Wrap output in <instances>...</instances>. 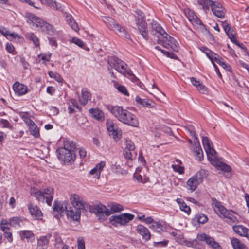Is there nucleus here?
Segmentation results:
<instances>
[{"label":"nucleus","mask_w":249,"mask_h":249,"mask_svg":"<svg viewBox=\"0 0 249 249\" xmlns=\"http://www.w3.org/2000/svg\"><path fill=\"white\" fill-rule=\"evenodd\" d=\"M212 205L216 213L220 216L225 218L226 221L229 224H233L238 222V220L234 215V213L231 211L227 210L216 199L212 198Z\"/></svg>","instance_id":"nucleus-1"},{"label":"nucleus","mask_w":249,"mask_h":249,"mask_svg":"<svg viewBox=\"0 0 249 249\" xmlns=\"http://www.w3.org/2000/svg\"><path fill=\"white\" fill-rule=\"evenodd\" d=\"M26 17L28 22L32 24L33 26L39 28L42 31L50 36L55 34L56 31L53 25L43 21L41 18L33 14L28 13Z\"/></svg>","instance_id":"nucleus-2"},{"label":"nucleus","mask_w":249,"mask_h":249,"mask_svg":"<svg viewBox=\"0 0 249 249\" xmlns=\"http://www.w3.org/2000/svg\"><path fill=\"white\" fill-rule=\"evenodd\" d=\"M31 195L35 197L36 199L41 202L46 200V203L51 206L53 197V189L51 188H48L40 191L35 187H32L30 189Z\"/></svg>","instance_id":"nucleus-3"},{"label":"nucleus","mask_w":249,"mask_h":249,"mask_svg":"<svg viewBox=\"0 0 249 249\" xmlns=\"http://www.w3.org/2000/svg\"><path fill=\"white\" fill-rule=\"evenodd\" d=\"M111 68H113L119 73L124 74L125 76H128L132 77V79L135 78V77L132 74L130 70L127 68L126 64L116 57H111L109 58L108 62Z\"/></svg>","instance_id":"nucleus-4"},{"label":"nucleus","mask_w":249,"mask_h":249,"mask_svg":"<svg viewBox=\"0 0 249 249\" xmlns=\"http://www.w3.org/2000/svg\"><path fill=\"white\" fill-rule=\"evenodd\" d=\"M158 42L159 44L162 45L164 48L168 49H171L176 52L178 51V43L168 34L167 36L165 35L162 37H159Z\"/></svg>","instance_id":"nucleus-5"},{"label":"nucleus","mask_w":249,"mask_h":249,"mask_svg":"<svg viewBox=\"0 0 249 249\" xmlns=\"http://www.w3.org/2000/svg\"><path fill=\"white\" fill-rule=\"evenodd\" d=\"M104 22L112 30L119 32L120 35L125 39L130 40V35L124 27L119 24L115 23V20L109 17H105L103 19Z\"/></svg>","instance_id":"nucleus-6"},{"label":"nucleus","mask_w":249,"mask_h":249,"mask_svg":"<svg viewBox=\"0 0 249 249\" xmlns=\"http://www.w3.org/2000/svg\"><path fill=\"white\" fill-rule=\"evenodd\" d=\"M89 210L91 213H95L100 220H105V216L111 214L110 210L102 204L89 207Z\"/></svg>","instance_id":"nucleus-7"},{"label":"nucleus","mask_w":249,"mask_h":249,"mask_svg":"<svg viewBox=\"0 0 249 249\" xmlns=\"http://www.w3.org/2000/svg\"><path fill=\"white\" fill-rule=\"evenodd\" d=\"M134 215L130 213H124L119 215H112L109 218V221L115 226L119 224L121 225H124L132 220Z\"/></svg>","instance_id":"nucleus-8"},{"label":"nucleus","mask_w":249,"mask_h":249,"mask_svg":"<svg viewBox=\"0 0 249 249\" xmlns=\"http://www.w3.org/2000/svg\"><path fill=\"white\" fill-rule=\"evenodd\" d=\"M58 158L63 161L65 163H71L76 158L75 152L68 150L65 148H60L57 150Z\"/></svg>","instance_id":"nucleus-9"},{"label":"nucleus","mask_w":249,"mask_h":249,"mask_svg":"<svg viewBox=\"0 0 249 249\" xmlns=\"http://www.w3.org/2000/svg\"><path fill=\"white\" fill-rule=\"evenodd\" d=\"M207 6L208 9H204L205 11L209 10V7L210 6L212 11L215 16L220 18H223L225 17V9L220 3L211 0V3H208Z\"/></svg>","instance_id":"nucleus-10"},{"label":"nucleus","mask_w":249,"mask_h":249,"mask_svg":"<svg viewBox=\"0 0 249 249\" xmlns=\"http://www.w3.org/2000/svg\"><path fill=\"white\" fill-rule=\"evenodd\" d=\"M70 200L73 208L78 210H86L88 207V204L85 202L83 198L77 194L71 195Z\"/></svg>","instance_id":"nucleus-11"},{"label":"nucleus","mask_w":249,"mask_h":249,"mask_svg":"<svg viewBox=\"0 0 249 249\" xmlns=\"http://www.w3.org/2000/svg\"><path fill=\"white\" fill-rule=\"evenodd\" d=\"M197 238L199 241L205 242L210 247L213 249H222L221 246L214 240L213 238L205 233L198 234Z\"/></svg>","instance_id":"nucleus-12"},{"label":"nucleus","mask_w":249,"mask_h":249,"mask_svg":"<svg viewBox=\"0 0 249 249\" xmlns=\"http://www.w3.org/2000/svg\"><path fill=\"white\" fill-rule=\"evenodd\" d=\"M123 118L125 120L121 122L133 126H136L138 124V122L135 116L130 112L125 110Z\"/></svg>","instance_id":"nucleus-13"},{"label":"nucleus","mask_w":249,"mask_h":249,"mask_svg":"<svg viewBox=\"0 0 249 249\" xmlns=\"http://www.w3.org/2000/svg\"><path fill=\"white\" fill-rule=\"evenodd\" d=\"M67 215L69 219L73 221H79L81 216V210L75 208L69 207L66 210Z\"/></svg>","instance_id":"nucleus-14"},{"label":"nucleus","mask_w":249,"mask_h":249,"mask_svg":"<svg viewBox=\"0 0 249 249\" xmlns=\"http://www.w3.org/2000/svg\"><path fill=\"white\" fill-rule=\"evenodd\" d=\"M111 113L118 119L120 121L125 120L123 116H124V113L125 109H124L122 107L120 106H115L112 107L110 109Z\"/></svg>","instance_id":"nucleus-15"},{"label":"nucleus","mask_w":249,"mask_h":249,"mask_svg":"<svg viewBox=\"0 0 249 249\" xmlns=\"http://www.w3.org/2000/svg\"><path fill=\"white\" fill-rule=\"evenodd\" d=\"M200 179H198L195 175L190 178L187 182V187L191 192L195 191L199 184L201 183Z\"/></svg>","instance_id":"nucleus-16"},{"label":"nucleus","mask_w":249,"mask_h":249,"mask_svg":"<svg viewBox=\"0 0 249 249\" xmlns=\"http://www.w3.org/2000/svg\"><path fill=\"white\" fill-rule=\"evenodd\" d=\"M13 89L15 93L18 95H22L27 92V87L18 82L14 84Z\"/></svg>","instance_id":"nucleus-17"},{"label":"nucleus","mask_w":249,"mask_h":249,"mask_svg":"<svg viewBox=\"0 0 249 249\" xmlns=\"http://www.w3.org/2000/svg\"><path fill=\"white\" fill-rule=\"evenodd\" d=\"M92 117L100 121H103L104 119V114L103 111L98 108H92L89 110Z\"/></svg>","instance_id":"nucleus-18"},{"label":"nucleus","mask_w":249,"mask_h":249,"mask_svg":"<svg viewBox=\"0 0 249 249\" xmlns=\"http://www.w3.org/2000/svg\"><path fill=\"white\" fill-rule=\"evenodd\" d=\"M222 25L225 33L230 40L231 41L233 40L235 41V39H236L235 33L232 28L226 21L223 22Z\"/></svg>","instance_id":"nucleus-19"},{"label":"nucleus","mask_w":249,"mask_h":249,"mask_svg":"<svg viewBox=\"0 0 249 249\" xmlns=\"http://www.w3.org/2000/svg\"><path fill=\"white\" fill-rule=\"evenodd\" d=\"M28 208L30 214L33 217H40L42 216V212L36 205L30 203L28 204Z\"/></svg>","instance_id":"nucleus-20"},{"label":"nucleus","mask_w":249,"mask_h":249,"mask_svg":"<svg viewBox=\"0 0 249 249\" xmlns=\"http://www.w3.org/2000/svg\"><path fill=\"white\" fill-rule=\"evenodd\" d=\"M151 25L152 30L155 31L156 33L159 35L158 37H162L164 36H165V35H167V33L157 22L153 21L151 23Z\"/></svg>","instance_id":"nucleus-21"},{"label":"nucleus","mask_w":249,"mask_h":249,"mask_svg":"<svg viewBox=\"0 0 249 249\" xmlns=\"http://www.w3.org/2000/svg\"><path fill=\"white\" fill-rule=\"evenodd\" d=\"M141 36L147 40L149 38L148 30L147 28V23L145 21L144 16H142L141 13Z\"/></svg>","instance_id":"nucleus-22"},{"label":"nucleus","mask_w":249,"mask_h":249,"mask_svg":"<svg viewBox=\"0 0 249 249\" xmlns=\"http://www.w3.org/2000/svg\"><path fill=\"white\" fill-rule=\"evenodd\" d=\"M232 228L234 232L239 235L245 237H249V230L243 226H234Z\"/></svg>","instance_id":"nucleus-23"},{"label":"nucleus","mask_w":249,"mask_h":249,"mask_svg":"<svg viewBox=\"0 0 249 249\" xmlns=\"http://www.w3.org/2000/svg\"><path fill=\"white\" fill-rule=\"evenodd\" d=\"M91 98V94L86 89H82L81 95L78 96L79 101L81 105H85Z\"/></svg>","instance_id":"nucleus-24"},{"label":"nucleus","mask_w":249,"mask_h":249,"mask_svg":"<svg viewBox=\"0 0 249 249\" xmlns=\"http://www.w3.org/2000/svg\"><path fill=\"white\" fill-rule=\"evenodd\" d=\"M190 80L192 84L196 87L201 93L205 94L207 92V88L202 85L199 81L197 80L194 77L190 78Z\"/></svg>","instance_id":"nucleus-25"},{"label":"nucleus","mask_w":249,"mask_h":249,"mask_svg":"<svg viewBox=\"0 0 249 249\" xmlns=\"http://www.w3.org/2000/svg\"><path fill=\"white\" fill-rule=\"evenodd\" d=\"M67 205L66 203H61L57 201H54L53 206V210L54 212H57L58 213H61L67 210Z\"/></svg>","instance_id":"nucleus-26"},{"label":"nucleus","mask_w":249,"mask_h":249,"mask_svg":"<svg viewBox=\"0 0 249 249\" xmlns=\"http://www.w3.org/2000/svg\"><path fill=\"white\" fill-rule=\"evenodd\" d=\"M49 236L40 237L37 240V248L39 249H46L49 242Z\"/></svg>","instance_id":"nucleus-27"},{"label":"nucleus","mask_w":249,"mask_h":249,"mask_svg":"<svg viewBox=\"0 0 249 249\" xmlns=\"http://www.w3.org/2000/svg\"><path fill=\"white\" fill-rule=\"evenodd\" d=\"M20 235L22 239L26 238L28 242H32L35 239L34 234L31 231H22Z\"/></svg>","instance_id":"nucleus-28"},{"label":"nucleus","mask_w":249,"mask_h":249,"mask_svg":"<svg viewBox=\"0 0 249 249\" xmlns=\"http://www.w3.org/2000/svg\"><path fill=\"white\" fill-rule=\"evenodd\" d=\"M231 243L234 249H248L246 245L237 238L232 239Z\"/></svg>","instance_id":"nucleus-29"},{"label":"nucleus","mask_w":249,"mask_h":249,"mask_svg":"<svg viewBox=\"0 0 249 249\" xmlns=\"http://www.w3.org/2000/svg\"><path fill=\"white\" fill-rule=\"evenodd\" d=\"M176 202L178 203L180 209L186 213L188 214H189L191 212V209L189 206L184 202V201L178 198L176 200Z\"/></svg>","instance_id":"nucleus-30"},{"label":"nucleus","mask_w":249,"mask_h":249,"mask_svg":"<svg viewBox=\"0 0 249 249\" xmlns=\"http://www.w3.org/2000/svg\"><path fill=\"white\" fill-rule=\"evenodd\" d=\"M214 60L226 71H231V67L230 66L226 64L224 60L218 54H217L216 56H214Z\"/></svg>","instance_id":"nucleus-31"},{"label":"nucleus","mask_w":249,"mask_h":249,"mask_svg":"<svg viewBox=\"0 0 249 249\" xmlns=\"http://www.w3.org/2000/svg\"><path fill=\"white\" fill-rule=\"evenodd\" d=\"M141 236L144 241H147L150 239L151 234L149 230L141 225Z\"/></svg>","instance_id":"nucleus-32"},{"label":"nucleus","mask_w":249,"mask_h":249,"mask_svg":"<svg viewBox=\"0 0 249 249\" xmlns=\"http://www.w3.org/2000/svg\"><path fill=\"white\" fill-rule=\"evenodd\" d=\"M200 50L202 52H203L209 58L210 60H212V59H214V56H216L217 54L214 53L208 48L206 47H202L200 48Z\"/></svg>","instance_id":"nucleus-33"},{"label":"nucleus","mask_w":249,"mask_h":249,"mask_svg":"<svg viewBox=\"0 0 249 249\" xmlns=\"http://www.w3.org/2000/svg\"><path fill=\"white\" fill-rule=\"evenodd\" d=\"M64 147L62 148H65L69 151L75 152L76 149V145L75 143L73 141H66L64 142Z\"/></svg>","instance_id":"nucleus-34"},{"label":"nucleus","mask_w":249,"mask_h":249,"mask_svg":"<svg viewBox=\"0 0 249 249\" xmlns=\"http://www.w3.org/2000/svg\"><path fill=\"white\" fill-rule=\"evenodd\" d=\"M208 220L207 217L203 213H198L196 214L193 219L194 222H197L199 223L204 224Z\"/></svg>","instance_id":"nucleus-35"},{"label":"nucleus","mask_w":249,"mask_h":249,"mask_svg":"<svg viewBox=\"0 0 249 249\" xmlns=\"http://www.w3.org/2000/svg\"><path fill=\"white\" fill-rule=\"evenodd\" d=\"M40 1L43 4H47L56 10H60L61 7L59 6V4L55 1L53 0H40Z\"/></svg>","instance_id":"nucleus-36"},{"label":"nucleus","mask_w":249,"mask_h":249,"mask_svg":"<svg viewBox=\"0 0 249 249\" xmlns=\"http://www.w3.org/2000/svg\"><path fill=\"white\" fill-rule=\"evenodd\" d=\"M26 37L29 40L32 41L33 44L36 46H39V41L38 37L33 33H28L26 35Z\"/></svg>","instance_id":"nucleus-37"},{"label":"nucleus","mask_w":249,"mask_h":249,"mask_svg":"<svg viewBox=\"0 0 249 249\" xmlns=\"http://www.w3.org/2000/svg\"><path fill=\"white\" fill-rule=\"evenodd\" d=\"M23 220L18 217H12L9 220V225L14 227H21Z\"/></svg>","instance_id":"nucleus-38"},{"label":"nucleus","mask_w":249,"mask_h":249,"mask_svg":"<svg viewBox=\"0 0 249 249\" xmlns=\"http://www.w3.org/2000/svg\"><path fill=\"white\" fill-rule=\"evenodd\" d=\"M194 156L196 160L201 161L203 159V154L201 148H193Z\"/></svg>","instance_id":"nucleus-39"},{"label":"nucleus","mask_w":249,"mask_h":249,"mask_svg":"<svg viewBox=\"0 0 249 249\" xmlns=\"http://www.w3.org/2000/svg\"><path fill=\"white\" fill-rule=\"evenodd\" d=\"M155 103L151 100L141 99V106L147 108H153L155 107Z\"/></svg>","instance_id":"nucleus-40"},{"label":"nucleus","mask_w":249,"mask_h":249,"mask_svg":"<svg viewBox=\"0 0 249 249\" xmlns=\"http://www.w3.org/2000/svg\"><path fill=\"white\" fill-rule=\"evenodd\" d=\"M177 164H172V167L174 171L178 172L179 174H181L184 173V168L182 166L179 165L181 163V161L179 160H176Z\"/></svg>","instance_id":"nucleus-41"},{"label":"nucleus","mask_w":249,"mask_h":249,"mask_svg":"<svg viewBox=\"0 0 249 249\" xmlns=\"http://www.w3.org/2000/svg\"><path fill=\"white\" fill-rule=\"evenodd\" d=\"M205 151L210 160L216 159V152L212 146L210 147L209 150H205Z\"/></svg>","instance_id":"nucleus-42"},{"label":"nucleus","mask_w":249,"mask_h":249,"mask_svg":"<svg viewBox=\"0 0 249 249\" xmlns=\"http://www.w3.org/2000/svg\"><path fill=\"white\" fill-rule=\"evenodd\" d=\"M208 175V171L205 169H201L195 175L196 177L200 180L202 182L204 178H207Z\"/></svg>","instance_id":"nucleus-43"},{"label":"nucleus","mask_w":249,"mask_h":249,"mask_svg":"<svg viewBox=\"0 0 249 249\" xmlns=\"http://www.w3.org/2000/svg\"><path fill=\"white\" fill-rule=\"evenodd\" d=\"M149 227L157 232L163 231V226L158 222L154 221Z\"/></svg>","instance_id":"nucleus-44"},{"label":"nucleus","mask_w":249,"mask_h":249,"mask_svg":"<svg viewBox=\"0 0 249 249\" xmlns=\"http://www.w3.org/2000/svg\"><path fill=\"white\" fill-rule=\"evenodd\" d=\"M30 132L31 134L33 135L36 138H38L39 136V129L36 126V125L35 124L33 125H32L30 127Z\"/></svg>","instance_id":"nucleus-45"},{"label":"nucleus","mask_w":249,"mask_h":249,"mask_svg":"<svg viewBox=\"0 0 249 249\" xmlns=\"http://www.w3.org/2000/svg\"><path fill=\"white\" fill-rule=\"evenodd\" d=\"M49 76L51 78H54L56 81L60 83H62L63 82V79L61 76L57 73L54 72L52 71H50L48 72Z\"/></svg>","instance_id":"nucleus-46"},{"label":"nucleus","mask_w":249,"mask_h":249,"mask_svg":"<svg viewBox=\"0 0 249 249\" xmlns=\"http://www.w3.org/2000/svg\"><path fill=\"white\" fill-rule=\"evenodd\" d=\"M184 129L189 133L191 136L193 137H196V131L194 127L190 124H187L184 126Z\"/></svg>","instance_id":"nucleus-47"},{"label":"nucleus","mask_w":249,"mask_h":249,"mask_svg":"<svg viewBox=\"0 0 249 249\" xmlns=\"http://www.w3.org/2000/svg\"><path fill=\"white\" fill-rule=\"evenodd\" d=\"M202 143L205 150H209L210 147L212 146V143L207 137H203Z\"/></svg>","instance_id":"nucleus-48"},{"label":"nucleus","mask_w":249,"mask_h":249,"mask_svg":"<svg viewBox=\"0 0 249 249\" xmlns=\"http://www.w3.org/2000/svg\"><path fill=\"white\" fill-rule=\"evenodd\" d=\"M123 206L119 204H114L111 206L110 212L111 213H113L119 212L123 210Z\"/></svg>","instance_id":"nucleus-49"},{"label":"nucleus","mask_w":249,"mask_h":249,"mask_svg":"<svg viewBox=\"0 0 249 249\" xmlns=\"http://www.w3.org/2000/svg\"><path fill=\"white\" fill-rule=\"evenodd\" d=\"M116 88L118 90V91L124 94L125 96H129V93L126 89V88L123 85H119L118 86H115Z\"/></svg>","instance_id":"nucleus-50"},{"label":"nucleus","mask_w":249,"mask_h":249,"mask_svg":"<svg viewBox=\"0 0 249 249\" xmlns=\"http://www.w3.org/2000/svg\"><path fill=\"white\" fill-rule=\"evenodd\" d=\"M141 222L145 223L146 224H153L154 222L153 219L152 217H146L145 215H141Z\"/></svg>","instance_id":"nucleus-51"},{"label":"nucleus","mask_w":249,"mask_h":249,"mask_svg":"<svg viewBox=\"0 0 249 249\" xmlns=\"http://www.w3.org/2000/svg\"><path fill=\"white\" fill-rule=\"evenodd\" d=\"M7 38L11 41H12L13 40L15 39H22L23 38L20 36L18 34L15 33H9L8 37Z\"/></svg>","instance_id":"nucleus-52"},{"label":"nucleus","mask_w":249,"mask_h":249,"mask_svg":"<svg viewBox=\"0 0 249 249\" xmlns=\"http://www.w3.org/2000/svg\"><path fill=\"white\" fill-rule=\"evenodd\" d=\"M168 240H164L162 241L154 242L153 245L155 247H164L167 246L168 244Z\"/></svg>","instance_id":"nucleus-53"},{"label":"nucleus","mask_w":249,"mask_h":249,"mask_svg":"<svg viewBox=\"0 0 249 249\" xmlns=\"http://www.w3.org/2000/svg\"><path fill=\"white\" fill-rule=\"evenodd\" d=\"M53 237L55 239V246L58 248L63 243L62 239L60 236L56 233L54 234Z\"/></svg>","instance_id":"nucleus-54"},{"label":"nucleus","mask_w":249,"mask_h":249,"mask_svg":"<svg viewBox=\"0 0 249 249\" xmlns=\"http://www.w3.org/2000/svg\"><path fill=\"white\" fill-rule=\"evenodd\" d=\"M116 126L115 124L111 121H107V127L108 133L110 131L116 129Z\"/></svg>","instance_id":"nucleus-55"},{"label":"nucleus","mask_w":249,"mask_h":249,"mask_svg":"<svg viewBox=\"0 0 249 249\" xmlns=\"http://www.w3.org/2000/svg\"><path fill=\"white\" fill-rule=\"evenodd\" d=\"M162 53L169 58L173 59H178L177 55L172 52H169L165 50H162Z\"/></svg>","instance_id":"nucleus-56"},{"label":"nucleus","mask_w":249,"mask_h":249,"mask_svg":"<svg viewBox=\"0 0 249 249\" xmlns=\"http://www.w3.org/2000/svg\"><path fill=\"white\" fill-rule=\"evenodd\" d=\"M199 5L202 6L203 9H208V3H211V0H196Z\"/></svg>","instance_id":"nucleus-57"},{"label":"nucleus","mask_w":249,"mask_h":249,"mask_svg":"<svg viewBox=\"0 0 249 249\" xmlns=\"http://www.w3.org/2000/svg\"><path fill=\"white\" fill-rule=\"evenodd\" d=\"M161 130L162 132L166 134L167 136L169 137L174 136V134L170 127L166 126H163L161 127Z\"/></svg>","instance_id":"nucleus-58"},{"label":"nucleus","mask_w":249,"mask_h":249,"mask_svg":"<svg viewBox=\"0 0 249 249\" xmlns=\"http://www.w3.org/2000/svg\"><path fill=\"white\" fill-rule=\"evenodd\" d=\"M200 241L198 238H197L196 239L194 240L192 243H191V247L193 248H194L196 249H201L202 248V245L199 242Z\"/></svg>","instance_id":"nucleus-59"},{"label":"nucleus","mask_w":249,"mask_h":249,"mask_svg":"<svg viewBox=\"0 0 249 249\" xmlns=\"http://www.w3.org/2000/svg\"><path fill=\"white\" fill-rule=\"evenodd\" d=\"M125 148L128 149L129 150H134L135 146L133 142L130 140H126L125 142Z\"/></svg>","instance_id":"nucleus-60"},{"label":"nucleus","mask_w":249,"mask_h":249,"mask_svg":"<svg viewBox=\"0 0 249 249\" xmlns=\"http://www.w3.org/2000/svg\"><path fill=\"white\" fill-rule=\"evenodd\" d=\"M109 134L110 136H112L114 139L119 138L120 134L118 131L117 126H116V129L109 132Z\"/></svg>","instance_id":"nucleus-61"},{"label":"nucleus","mask_w":249,"mask_h":249,"mask_svg":"<svg viewBox=\"0 0 249 249\" xmlns=\"http://www.w3.org/2000/svg\"><path fill=\"white\" fill-rule=\"evenodd\" d=\"M71 42L81 48H83L84 46L83 41L81 39L76 37H73L71 39Z\"/></svg>","instance_id":"nucleus-62"},{"label":"nucleus","mask_w":249,"mask_h":249,"mask_svg":"<svg viewBox=\"0 0 249 249\" xmlns=\"http://www.w3.org/2000/svg\"><path fill=\"white\" fill-rule=\"evenodd\" d=\"M133 151V150H129L127 148H124L123 151L124 155L126 159H131L132 156V151Z\"/></svg>","instance_id":"nucleus-63"},{"label":"nucleus","mask_w":249,"mask_h":249,"mask_svg":"<svg viewBox=\"0 0 249 249\" xmlns=\"http://www.w3.org/2000/svg\"><path fill=\"white\" fill-rule=\"evenodd\" d=\"M190 22L194 25H203L201 21L196 16H194V18H192V20H191Z\"/></svg>","instance_id":"nucleus-64"}]
</instances>
